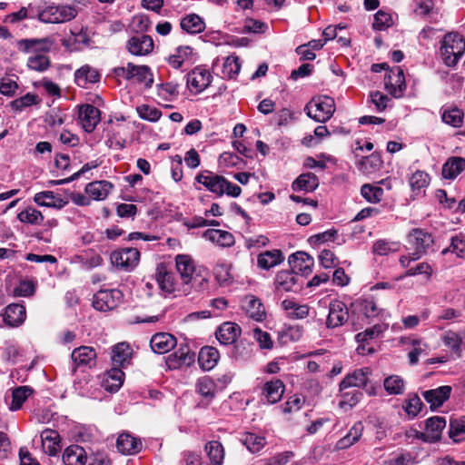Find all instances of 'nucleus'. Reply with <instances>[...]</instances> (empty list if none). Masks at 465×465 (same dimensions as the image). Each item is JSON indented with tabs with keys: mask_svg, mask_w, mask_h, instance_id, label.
I'll use <instances>...</instances> for the list:
<instances>
[{
	"mask_svg": "<svg viewBox=\"0 0 465 465\" xmlns=\"http://www.w3.org/2000/svg\"><path fill=\"white\" fill-rule=\"evenodd\" d=\"M124 294L118 289L100 290L93 298V306L100 312L115 309L123 302Z\"/></svg>",
	"mask_w": 465,
	"mask_h": 465,
	"instance_id": "5",
	"label": "nucleus"
},
{
	"mask_svg": "<svg viewBox=\"0 0 465 465\" xmlns=\"http://www.w3.org/2000/svg\"><path fill=\"white\" fill-rule=\"evenodd\" d=\"M409 183L412 191H420L430 183V176L423 171H417L409 179Z\"/></svg>",
	"mask_w": 465,
	"mask_h": 465,
	"instance_id": "58",
	"label": "nucleus"
},
{
	"mask_svg": "<svg viewBox=\"0 0 465 465\" xmlns=\"http://www.w3.org/2000/svg\"><path fill=\"white\" fill-rule=\"evenodd\" d=\"M62 460L64 465H84L86 463L85 450L79 445H71L64 450Z\"/></svg>",
	"mask_w": 465,
	"mask_h": 465,
	"instance_id": "32",
	"label": "nucleus"
},
{
	"mask_svg": "<svg viewBox=\"0 0 465 465\" xmlns=\"http://www.w3.org/2000/svg\"><path fill=\"white\" fill-rule=\"evenodd\" d=\"M349 318V312L346 304L339 300L330 302L329 314L326 319V327L334 329L343 325Z\"/></svg>",
	"mask_w": 465,
	"mask_h": 465,
	"instance_id": "8",
	"label": "nucleus"
},
{
	"mask_svg": "<svg viewBox=\"0 0 465 465\" xmlns=\"http://www.w3.org/2000/svg\"><path fill=\"white\" fill-rule=\"evenodd\" d=\"M128 77L129 81L135 79L138 83L144 84L146 88H151L153 84V73L148 65L129 63Z\"/></svg>",
	"mask_w": 465,
	"mask_h": 465,
	"instance_id": "25",
	"label": "nucleus"
},
{
	"mask_svg": "<svg viewBox=\"0 0 465 465\" xmlns=\"http://www.w3.org/2000/svg\"><path fill=\"white\" fill-rule=\"evenodd\" d=\"M361 196L371 203H378L383 198V189L378 185L365 183L361 187Z\"/></svg>",
	"mask_w": 465,
	"mask_h": 465,
	"instance_id": "47",
	"label": "nucleus"
},
{
	"mask_svg": "<svg viewBox=\"0 0 465 465\" xmlns=\"http://www.w3.org/2000/svg\"><path fill=\"white\" fill-rule=\"evenodd\" d=\"M382 163L383 162L381 155L377 153H373L368 156L362 157L356 165L361 173L370 175L378 172Z\"/></svg>",
	"mask_w": 465,
	"mask_h": 465,
	"instance_id": "33",
	"label": "nucleus"
},
{
	"mask_svg": "<svg viewBox=\"0 0 465 465\" xmlns=\"http://www.w3.org/2000/svg\"><path fill=\"white\" fill-rule=\"evenodd\" d=\"M111 262L114 266L129 272L138 263L140 252L136 248H121L114 251L110 255Z\"/></svg>",
	"mask_w": 465,
	"mask_h": 465,
	"instance_id": "6",
	"label": "nucleus"
},
{
	"mask_svg": "<svg viewBox=\"0 0 465 465\" xmlns=\"http://www.w3.org/2000/svg\"><path fill=\"white\" fill-rule=\"evenodd\" d=\"M41 442L44 451L49 456H56L60 450V436L56 430L46 429L41 433Z\"/></svg>",
	"mask_w": 465,
	"mask_h": 465,
	"instance_id": "26",
	"label": "nucleus"
},
{
	"mask_svg": "<svg viewBox=\"0 0 465 465\" xmlns=\"http://www.w3.org/2000/svg\"><path fill=\"white\" fill-rule=\"evenodd\" d=\"M195 359L194 352H192L186 344H181L179 349L170 354L167 359V364L171 369H177L182 366H190Z\"/></svg>",
	"mask_w": 465,
	"mask_h": 465,
	"instance_id": "18",
	"label": "nucleus"
},
{
	"mask_svg": "<svg viewBox=\"0 0 465 465\" xmlns=\"http://www.w3.org/2000/svg\"><path fill=\"white\" fill-rule=\"evenodd\" d=\"M51 45H52V41L48 38L22 39L18 43L19 48L25 53L48 52L51 48Z\"/></svg>",
	"mask_w": 465,
	"mask_h": 465,
	"instance_id": "38",
	"label": "nucleus"
},
{
	"mask_svg": "<svg viewBox=\"0 0 465 465\" xmlns=\"http://www.w3.org/2000/svg\"><path fill=\"white\" fill-rule=\"evenodd\" d=\"M143 444L140 439L130 433H122L116 440L117 450L124 455H134L142 450Z\"/></svg>",
	"mask_w": 465,
	"mask_h": 465,
	"instance_id": "22",
	"label": "nucleus"
},
{
	"mask_svg": "<svg viewBox=\"0 0 465 465\" xmlns=\"http://www.w3.org/2000/svg\"><path fill=\"white\" fill-rule=\"evenodd\" d=\"M136 111L140 118L149 122H156L162 115V112L159 109L148 104L137 106Z\"/></svg>",
	"mask_w": 465,
	"mask_h": 465,
	"instance_id": "60",
	"label": "nucleus"
},
{
	"mask_svg": "<svg viewBox=\"0 0 465 465\" xmlns=\"http://www.w3.org/2000/svg\"><path fill=\"white\" fill-rule=\"evenodd\" d=\"M449 436L455 442L465 440V422L451 420L450 423Z\"/></svg>",
	"mask_w": 465,
	"mask_h": 465,
	"instance_id": "64",
	"label": "nucleus"
},
{
	"mask_svg": "<svg viewBox=\"0 0 465 465\" xmlns=\"http://www.w3.org/2000/svg\"><path fill=\"white\" fill-rule=\"evenodd\" d=\"M340 402L339 405L342 409H351L362 398V392L359 389L341 390L340 388Z\"/></svg>",
	"mask_w": 465,
	"mask_h": 465,
	"instance_id": "42",
	"label": "nucleus"
},
{
	"mask_svg": "<svg viewBox=\"0 0 465 465\" xmlns=\"http://www.w3.org/2000/svg\"><path fill=\"white\" fill-rule=\"evenodd\" d=\"M242 443L252 453H256L263 448L266 441L265 439L262 436L256 435L254 433H247L242 439Z\"/></svg>",
	"mask_w": 465,
	"mask_h": 465,
	"instance_id": "56",
	"label": "nucleus"
},
{
	"mask_svg": "<svg viewBox=\"0 0 465 465\" xmlns=\"http://www.w3.org/2000/svg\"><path fill=\"white\" fill-rule=\"evenodd\" d=\"M443 343L453 352L460 356L462 338L456 332L449 331L443 336Z\"/></svg>",
	"mask_w": 465,
	"mask_h": 465,
	"instance_id": "57",
	"label": "nucleus"
},
{
	"mask_svg": "<svg viewBox=\"0 0 465 465\" xmlns=\"http://www.w3.org/2000/svg\"><path fill=\"white\" fill-rule=\"evenodd\" d=\"M114 188V185L105 180L94 181L89 183L85 186V193L94 200L102 201L104 200L109 193Z\"/></svg>",
	"mask_w": 465,
	"mask_h": 465,
	"instance_id": "30",
	"label": "nucleus"
},
{
	"mask_svg": "<svg viewBox=\"0 0 465 465\" xmlns=\"http://www.w3.org/2000/svg\"><path fill=\"white\" fill-rule=\"evenodd\" d=\"M422 407L423 403L417 393H410L402 405V409L409 419H413L418 416Z\"/></svg>",
	"mask_w": 465,
	"mask_h": 465,
	"instance_id": "48",
	"label": "nucleus"
},
{
	"mask_svg": "<svg viewBox=\"0 0 465 465\" xmlns=\"http://www.w3.org/2000/svg\"><path fill=\"white\" fill-rule=\"evenodd\" d=\"M33 393V389L29 386H19L13 391L11 411L19 410L26 399Z\"/></svg>",
	"mask_w": 465,
	"mask_h": 465,
	"instance_id": "50",
	"label": "nucleus"
},
{
	"mask_svg": "<svg viewBox=\"0 0 465 465\" xmlns=\"http://www.w3.org/2000/svg\"><path fill=\"white\" fill-rule=\"evenodd\" d=\"M399 249V243L389 242L387 240H378L373 243L372 250L377 255H387L390 252H396Z\"/></svg>",
	"mask_w": 465,
	"mask_h": 465,
	"instance_id": "62",
	"label": "nucleus"
},
{
	"mask_svg": "<svg viewBox=\"0 0 465 465\" xmlns=\"http://www.w3.org/2000/svg\"><path fill=\"white\" fill-rule=\"evenodd\" d=\"M181 28L189 34H199L205 28L203 19L195 14L186 15L181 20Z\"/></svg>",
	"mask_w": 465,
	"mask_h": 465,
	"instance_id": "41",
	"label": "nucleus"
},
{
	"mask_svg": "<svg viewBox=\"0 0 465 465\" xmlns=\"http://www.w3.org/2000/svg\"><path fill=\"white\" fill-rule=\"evenodd\" d=\"M292 271L297 274L307 276L312 272L313 258L304 252H297L289 257Z\"/></svg>",
	"mask_w": 465,
	"mask_h": 465,
	"instance_id": "14",
	"label": "nucleus"
},
{
	"mask_svg": "<svg viewBox=\"0 0 465 465\" xmlns=\"http://www.w3.org/2000/svg\"><path fill=\"white\" fill-rule=\"evenodd\" d=\"M153 40L147 35H135L126 43L128 52L136 56L147 55L153 50Z\"/></svg>",
	"mask_w": 465,
	"mask_h": 465,
	"instance_id": "9",
	"label": "nucleus"
},
{
	"mask_svg": "<svg viewBox=\"0 0 465 465\" xmlns=\"http://www.w3.org/2000/svg\"><path fill=\"white\" fill-rule=\"evenodd\" d=\"M38 96L34 94H26L25 95L17 98L10 103V106L17 112H21L24 108L37 104Z\"/></svg>",
	"mask_w": 465,
	"mask_h": 465,
	"instance_id": "63",
	"label": "nucleus"
},
{
	"mask_svg": "<svg viewBox=\"0 0 465 465\" xmlns=\"http://www.w3.org/2000/svg\"><path fill=\"white\" fill-rule=\"evenodd\" d=\"M99 79L100 74L98 72L89 65L82 66L74 73V81L76 84L83 88H87L89 84L97 83Z\"/></svg>",
	"mask_w": 465,
	"mask_h": 465,
	"instance_id": "35",
	"label": "nucleus"
},
{
	"mask_svg": "<svg viewBox=\"0 0 465 465\" xmlns=\"http://www.w3.org/2000/svg\"><path fill=\"white\" fill-rule=\"evenodd\" d=\"M176 269L183 284L193 285L196 281L194 276L195 267L193 259L189 255L179 254L176 256Z\"/></svg>",
	"mask_w": 465,
	"mask_h": 465,
	"instance_id": "15",
	"label": "nucleus"
},
{
	"mask_svg": "<svg viewBox=\"0 0 465 465\" xmlns=\"http://www.w3.org/2000/svg\"><path fill=\"white\" fill-rule=\"evenodd\" d=\"M441 119L453 127H459L463 121V112L457 107L446 109L441 114Z\"/></svg>",
	"mask_w": 465,
	"mask_h": 465,
	"instance_id": "54",
	"label": "nucleus"
},
{
	"mask_svg": "<svg viewBox=\"0 0 465 465\" xmlns=\"http://www.w3.org/2000/svg\"><path fill=\"white\" fill-rule=\"evenodd\" d=\"M370 370L368 368L359 369L352 373L348 374L340 383L341 390L347 389H359L365 387L368 382V374Z\"/></svg>",
	"mask_w": 465,
	"mask_h": 465,
	"instance_id": "23",
	"label": "nucleus"
},
{
	"mask_svg": "<svg viewBox=\"0 0 465 465\" xmlns=\"http://www.w3.org/2000/svg\"><path fill=\"white\" fill-rule=\"evenodd\" d=\"M205 450L210 459L211 465H222L224 458V451L221 442L217 440L209 441L205 445Z\"/></svg>",
	"mask_w": 465,
	"mask_h": 465,
	"instance_id": "45",
	"label": "nucleus"
},
{
	"mask_svg": "<svg viewBox=\"0 0 465 465\" xmlns=\"http://www.w3.org/2000/svg\"><path fill=\"white\" fill-rule=\"evenodd\" d=\"M282 307L285 311H289V317L292 319H305L309 315V306L306 304H298L292 300H284L282 302Z\"/></svg>",
	"mask_w": 465,
	"mask_h": 465,
	"instance_id": "43",
	"label": "nucleus"
},
{
	"mask_svg": "<svg viewBox=\"0 0 465 465\" xmlns=\"http://www.w3.org/2000/svg\"><path fill=\"white\" fill-rule=\"evenodd\" d=\"M284 388V384L281 380L274 379L265 382L262 389V395L269 404H273L281 401Z\"/></svg>",
	"mask_w": 465,
	"mask_h": 465,
	"instance_id": "29",
	"label": "nucleus"
},
{
	"mask_svg": "<svg viewBox=\"0 0 465 465\" xmlns=\"http://www.w3.org/2000/svg\"><path fill=\"white\" fill-rule=\"evenodd\" d=\"M297 275L292 271H281L276 274L275 288L278 292H296Z\"/></svg>",
	"mask_w": 465,
	"mask_h": 465,
	"instance_id": "36",
	"label": "nucleus"
},
{
	"mask_svg": "<svg viewBox=\"0 0 465 465\" xmlns=\"http://www.w3.org/2000/svg\"><path fill=\"white\" fill-rule=\"evenodd\" d=\"M393 24L391 15L383 11L379 10L374 15V21L372 27L374 30L382 31L391 27Z\"/></svg>",
	"mask_w": 465,
	"mask_h": 465,
	"instance_id": "59",
	"label": "nucleus"
},
{
	"mask_svg": "<svg viewBox=\"0 0 465 465\" xmlns=\"http://www.w3.org/2000/svg\"><path fill=\"white\" fill-rule=\"evenodd\" d=\"M446 427L444 417L433 416L425 421V442H436L440 439L441 432Z\"/></svg>",
	"mask_w": 465,
	"mask_h": 465,
	"instance_id": "20",
	"label": "nucleus"
},
{
	"mask_svg": "<svg viewBox=\"0 0 465 465\" xmlns=\"http://www.w3.org/2000/svg\"><path fill=\"white\" fill-rule=\"evenodd\" d=\"M17 219L24 223L39 225L44 221L42 213L33 207H27L17 214Z\"/></svg>",
	"mask_w": 465,
	"mask_h": 465,
	"instance_id": "51",
	"label": "nucleus"
},
{
	"mask_svg": "<svg viewBox=\"0 0 465 465\" xmlns=\"http://www.w3.org/2000/svg\"><path fill=\"white\" fill-rule=\"evenodd\" d=\"M307 115L319 123H325L331 118L335 112L334 100L330 96L313 98L305 106Z\"/></svg>",
	"mask_w": 465,
	"mask_h": 465,
	"instance_id": "3",
	"label": "nucleus"
},
{
	"mask_svg": "<svg viewBox=\"0 0 465 465\" xmlns=\"http://www.w3.org/2000/svg\"><path fill=\"white\" fill-rule=\"evenodd\" d=\"M283 259L280 250L265 251L258 255L257 265L262 270H270L280 264Z\"/></svg>",
	"mask_w": 465,
	"mask_h": 465,
	"instance_id": "37",
	"label": "nucleus"
},
{
	"mask_svg": "<svg viewBox=\"0 0 465 465\" xmlns=\"http://www.w3.org/2000/svg\"><path fill=\"white\" fill-rule=\"evenodd\" d=\"M242 308L246 314L256 322L265 319V309L261 300L253 295H247L242 300Z\"/></svg>",
	"mask_w": 465,
	"mask_h": 465,
	"instance_id": "21",
	"label": "nucleus"
},
{
	"mask_svg": "<svg viewBox=\"0 0 465 465\" xmlns=\"http://www.w3.org/2000/svg\"><path fill=\"white\" fill-rule=\"evenodd\" d=\"M465 169V159L462 157H450L442 166V176L445 179H455Z\"/></svg>",
	"mask_w": 465,
	"mask_h": 465,
	"instance_id": "39",
	"label": "nucleus"
},
{
	"mask_svg": "<svg viewBox=\"0 0 465 465\" xmlns=\"http://www.w3.org/2000/svg\"><path fill=\"white\" fill-rule=\"evenodd\" d=\"M124 373L119 368H113L108 371L105 380V389L111 392H116L124 383Z\"/></svg>",
	"mask_w": 465,
	"mask_h": 465,
	"instance_id": "49",
	"label": "nucleus"
},
{
	"mask_svg": "<svg viewBox=\"0 0 465 465\" xmlns=\"http://www.w3.org/2000/svg\"><path fill=\"white\" fill-rule=\"evenodd\" d=\"M211 82L212 75L206 69L195 68L188 74L187 84L196 89L197 92L206 89Z\"/></svg>",
	"mask_w": 465,
	"mask_h": 465,
	"instance_id": "28",
	"label": "nucleus"
},
{
	"mask_svg": "<svg viewBox=\"0 0 465 465\" xmlns=\"http://www.w3.org/2000/svg\"><path fill=\"white\" fill-rule=\"evenodd\" d=\"M71 359L74 363V371L78 367L92 368L96 363V352L92 347L81 346L72 351Z\"/></svg>",
	"mask_w": 465,
	"mask_h": 465,
	"instance_id": "11",
	"label": "nucleus"
},
{
	"mask_svg": "<svg viewBox=\"0 0 465 465\" xmlns=\"http://www.w3.org/2000/svg\"><path fill=\"white\" fill-rule=\"evenodd\" d=\"M133 350L127 342H119L112 349V361L114 365L124 367L130 363Z\"/></svg>",
	"mask_w": 465,
	"mask_h": 465,
	"instance_id": "34",
	"label": "nucleus"
},
{
	"mask_svg": "<svg viewBox=\"0 0 465 465\" xmlns=\"http://www.w3.org/2000/svg\"><path fill=\"white\" fill-rule=\"evenodd\" d=\"M203 237L220 247H231L234 244V236L227 231L219 229H207Z\"/></svg>",
	"mask_w": 465,
	"mask_h": 465,
	"instance_id": "24",
	"label": "nucleus"
},
{
	"mask_svg": "<svg viewBox=\"0 0 465 465\" xmlns=\"http://www.w3.org/2000/svg\"><path fill=\"white\" fill-rule=\"evenodd\" d=\"M464 52L465 40L459 34L448 33L444 35L440 45V54L447 66H455Z\"/></svg>",
	"mask_w": 465,
	"mask_h": 465,
	"instance_id": "1",
	"label": "nucleus"
},
{
	"mask_svg": "<svg viewBox=\"0 0 465 465\" xmlns=\"http://www.w3.org/2000/svg\"><path fill=\"white\" fill-rule=\"evenodd\" d=\"M319 184V178L316 174L313 173H304L292 182V189L295 192L312 193L318 188Z\"/></svg>",
	"mask_w": 465,
	"mask_h": 465,
	"instance_id": "27",
	"label": "nucleus"
},
{
	"mask_svg": "<svg viewBox=\"0 0 465 465\" xmlns=\"http://www.w3.org/2000/svg\"><path fill=\"white\" fill-rule=\"evenodd\" d=\"M452 388L449 385L440 386L436 389L422 391L424 400L430 405L431 410L441 407L447 401L451 394Z\"/></svg>",
	"mask_w": 465,
	"mask_h": 465,
	"instance_id": "13",
	"label": "nucleus"
},
{
	"mask_svg": "<svg viewBox=\"0 0 465 465\" xmlns=\"http://www.w3.org/2000/svg\"><path fill=\"white\" fill-rule=\"evenodd\" d=\"M383 386L390 395H401L405 391V381L399 375H391L385 378Z\"/></svg>",
	"mask_w": 465,
	"mask_h": 465,
	"instance_id": "44",
	"label": "nucleus"
},
{
	"mask_svg": "<svg viewBox=\"0 0 465 465\" xmlns=\"http://www.w3.org/2000/svg\"><path fill=\"white\" fill-rule=\"evenodd\" d=\"M363 428V424L361 421L356 422L348 433L337 441L336 448L338 450H346L356 443L362 435Z\"/></svg>",
	"mask_w": 465,
	"mask_h": 465,
	"instance_id": "40",
	"label": "nucleus"
},
{
	"mask_svg": "<svg viewBox=\"0 0 465 465\" xmlns=\"http://www.w3.org/2000/svg\"><path fill=\"white\" fill-rule=\"evenodd\" d=\"M408 249L411 250L415 257L413 259H420L432 250L434 240L432 235L420 228L412 229L407 235Z\"/></svg>",
	"mask_w": 465,
	"mask_h": 465,
	"instance_id": "4",
	"label": "nucleus"
},
{
	"mask_svg": "<svg viewBox=\"0 0 465 465\" xmlns=\"http://www.w3.org/2000/svg\"><path fill=\"white\" fill-rule=\"evenodd\" d=\"M337 236L338 231L334 228H331L325 232L310 236L308 242L312 245H316L328 242H334Z\"/></svg>",
	"mask_w": 465,
	"mask_h": 465,
	"instance_id": "61",
	"label": "nucleus"
},
{
	"mask_svg": "<svg viewBox=\"0 0 465 465\" xmlns=\"http://www.w3.org/2000/svg\"><path fill=\"white\" fill-rule=\"evenodd\" d=\"M384 82L386 89L393 97L399 98L403 95L406 83L403 70L400 66L387 72Z\"/></svg>",
	"mask_w": 465,
	"mask_h": 465,
	"instance_id": "7",
	"label": "nucleus"
},
{
	"mask_svg": "<svg viewBox=\"0 0 465 465\" xmlns=\"http://www.w3.org/2000/svg\"><path fill=\"white\" fill-rule=\"evenodd\" d=\"M215 389L216 385L213 381L208 377L204 376L200 378L196 383V391L207 400V401H211L215 396Z\"/></svg>",
	"mask_w": 465,
	"mask_h": 465,
	"instance_id": "46",
	"label": "nucleus"
},
{
	"mask_svg": "<svg viewBox=\"0 0 465 465\" xmlns=\"http://www.w3.org/2000/svg\"><path fill=\"white\" fill-rule=\"evenodd\" d=\"M448 252L455 253L458 257L463 258L465 256V236L460 234L451 237L450 246L443 249L441 254L445 255Z\"/></svg>",
	"mask_w": 465,
	"mask_h": 465,
	"instance_id": "53",
	"label": "nucleus"
},
{
	"mask_svg": "<svg viewBox=\"0 0 465 465\" xmlns=\"http://www.w3.org/2000/svg\"><path fill=\"white\" fill-rule=\"evenodd\" d=\"M101 112L95 106L86 104L79 108V120L86 133H93L100 122Z\"/></svg>",
	"mask_w": 465,
	"mask_h": 465,
	"instance_id": "12",
	"label": "nucleus"
},
{
	"mask_svg": "<svg viewBox=\"0 0 465 465\" xmlns=\"http://www.w3.org/2000/svg\"><path fill=\"white\" fill-rule=\"evenodd\" d=\"M27 66L34 71L44 72L50 66V59L44 54H36L27 60Z\"/></svg>",
	"mask_w": 465,
	"mask_h": 465,
	"instance_id": "55",
	"label": "nucleus"
},
{
	"mask_svg": "<svg viewBox=\"0 0 465 465\" xmlns=\"http://www.w3.org/2000/svg\"><path fill=\"white\" fill-rule=\"evenodd\" d=\"M195 180L217 196L224 194L223 188L226 185V179L223 176L214 174L209 171H204L203 173H199L195 177Z\"/></svg>",
	"mask_w": 465,
	"mask_h": 465,
	"instance_id": "10",
	"label": "nucleus"
},
{
	"mask_svg": "<svg viewBox=\"0 0 465 465\" xmlns=\"http://www.w3.org/2000/svg\"><path fill=\"white\" fill-rule=\"evenodd\" d=\"M220 359V353L214 347L204 346L203 347L198 354V363L200 367L204 371H210L213 369Z\"/></svg>",
	"mask_w": 465,
	"mask_h": 465,
	"instance_id": "31",
	"label": "nucleus"
},
{
	"mask_svg": "<svg viewBox=\"0 0 465 465\" xmlns=\"http://www.w3.org/2000/svg\"><path fill=\"white\" fill-rule=\"evenodd\" d=\"M2 317L7 326L18 327L25 321V307L22 304L11 303L5 308Z\"/></svg>",
	"mask_w": 465,
	"mask_h": 465,
	"instance_id": "16",
	"label": "nucleus"
},
{
	"mask_svg": "<svg viewBox=\"0 0 465 465\" xmlns=\"http://www.w3.org/2000/svg\"><path fill=\"white\" fill-rule=\"evenodd\" d=\"M241 70V64L238 56H228L223 64V77L227 79L234 78Z\"/></svg>",
	"mask_w": 465,
	"mask_h": 465,
	"instance_id": "52",
	"label": "nucleus"
},
{
	"mask_svg": "<svg viewBox=\"0 0 465 465\" xmlns=\"http://www.w3.org/2000/svg\"><path fill=\"white\" fill-rule=\"evenodd\" d=\"M241 327L237 323L226 322L219 326L215 331V336L222 345H231L236 341L241 335Z\"/></svg>",
	"mask_w": 465,
	"mask_h": 465,
	"instance_id": "17",
	"label": "nucleus"
},
{
	"mask_svg": "<svg viewBox=\"0 0 465 465\" xmlns=\"http://www.w3.org/2000/svg\"><path fill=\"white\" fill-rule=\"evenodd\" d=\"M176 338L167 332H159L153 335L150 340V347L154 353L163 354L176 346Z\"/></svg>",
	"mask_w": 465,
	"mask_h": 465,
	"instance_id": "19",
	"label": "nucleus"
},
{
	"mask_svg": "<svg viewBox=\"0 0 465 465\" xmlns=\"http://www.w3.org/2000/svg\"><path fill=\"white\" fill-rule=\"evenodd\" d=\"M77 14V8L74 5H49L38 11L37 18L45 24H62L73 20Z\"/></svg>",
	"mask_w": 465,
	"mask_h": 465,
	"instance_id": "2",
	"label": "nucleus"
}]
</instances>
